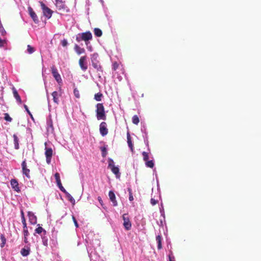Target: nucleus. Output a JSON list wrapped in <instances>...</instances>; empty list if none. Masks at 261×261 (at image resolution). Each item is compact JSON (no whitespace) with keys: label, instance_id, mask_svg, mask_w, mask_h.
I'll use <instances>...</instances> for the list:
<instances>
[{"label":"nucleus","instance_id":"nucleus-1","mask_svg":"<svg viewBox=\"0 0 261 261\" xmlns=\"http://www.w3.org/2000/svg\"><path fill=\"white\" fill-rule=\"evenodd\" d=\"M96 118L97 120L106 119V115L105 112V108L102 103H98L96 105Z\"/></svg>","mask_w":261,"mask_h":261},{"label":"nucleus","instance_id":"nucleus-2","mask_svg":"<svg viewBox=\"0 0 261 261\" xmlns=\"http://www.w3.org/2000/svg\"><path fill=\"white\" fill-rule=\"evenodd\" d=\"M86 243L88 244V242H91V240L89 239L88 237H87V238L85 239ZM87 251L88 253L89 257L90 259V261H98L99 258V256L95 252L94 250L89 246L88 244V246L87 247Z\"/></svg>","mask_w":261,"mask_h":261},{"label":"nucleus","instance_id":"nucleus-3","mask_svg":"<svg viewBox=\"0 0 261 261\" xmlns=\"http://www.w3.org/2000/svg\"><path fill=\"white\" fill-rule=\"evenodd\" d=\"M108 168L110 169L111 171L116 175V178L120 177L121 173L119 171V166H115L113 160L111 158H108Z\"/></svg>","mask_w":261,"mask_h":261},{"label":"nucleus","instance_id":"nucleus-4","mask_svg":"<svg viewBox=\"0 0 261 261\" xmlns=\"http://www.w3.org/2000/svg\"><path fill=\"white\" fill-rule=\"evenodd\" d=\"M92 35L90 31H87L85 33H79L76 37V40L77 42H80L82 40L85 41V43L89 42V40H91Z\"/></svg>","mask_w":261,"mask_h":261},{"label":"nucleus","instance_id":"nucleus-5","mask_svg":"<svg viewBox=\"0 0 261 261\" xmlns=\"http://www.w3.org/2000/svg\"><path fill=\"white\" fill-rule=\"evenodd\" d=\"M98 54L97 53H94L91 56V60L92 66L96 69L97 71H102V67L99 64L98 60Z\"/></svg>","mask_w":261,"mask_h":261},{"label":"nucleus","instance_id":"nucleus-6","mask_svg":"<svg viewBox=\"0 0 261 261\" xmlns=\"http://www.w3.org/2000/svg\"><path fill=\"white\" fill-rule=\"evenodd\" d=\"M45 150L46 163L48 164H49L51 162L53 151L52 148L49 146V145L47 142L45 143Z\"/></svg>","mask_w":261,"mask_h":261},{"label":"nucleus","instance_id":"nucleus-7","mask_svg":"<svg viewBox=\"0 0 261 261\" xmlns=\"http://www.w3.org/2000/svg\"><path fill=\"white\" fill-rule=\"evenodd\" d=\"M44 16L47 19L51 18L53 11L48 8L42 2H39Z\"/></svg>","mask_w":261,"mask_h":261},{"label":"nucleus","instance_id":"nucleus-8","mask_svg":"<svg viewBox=\"0 0 261 261\" xmlns=\"http://www.w3.org/2000/svg\"><path fill=\"white\" fill-rule=\"evenodd\" d=\"M122 218L123 220V224L125 229L126 230H129L132 228V223L127 216V215L126 214H123L122 216Z\"/></svg>","mask_w":261,"mask_h":261},{"label":"nucleus","instance_id":"nucleus-9","mask_svg":"<svg viewBox=\"0 0 261 261\" xmlns=\"http://www.w3.org/2000/svg\"><path fill=\"white\" fill-rule=\"evenodd\" d=\"M51 73H52L53 76L54 77V78L55 79V80L58 83H62V80L61 75L58 73V70L57 69V68L54 66L51 67Z\"/></svg>","mask_w":261,"mask_h":261},{"label":"nucleus","instance_id":"nucleus-10","mask_svg":"<svg viewBox=\"0 0 261 261\" xmlns=\"http://www.w3.org/2000/svg\"><path fill=\"white\" fill-rule=\"evenodd\" d=\"M87 57L86 56H82L79 60V65L81 68V69L85 71L88 68L87 63L86 62Z\"/></svg>","mask_w":261,"mask_h":261},{"label":"nucleus","instance_id":"nucleus-11","mask_svg":"<svg viewBox=\"0 0 261 261\" xmlns=\"http://www.w3.org/2000/svg\"><path fill=\"white\" fill-rule=\"evenodd\" d=\"M99 132L100 135L104 137L108 133V129L107 128V125L105 122H102L99 125Z\"/></svg>","mask_w":261,"mask_h":261},{"label":"nucleus","instance_id":"nucleus-12","mask_svg":"<svg viewBox=\"0 0 261 261\" xmlns=\"http://www.w3.org/2000/svg\"><path fill=\"white\" fill-rule=\"evenodd\" d=\"M22 170L23 174L25 175L28 178H30V169H28L27 167V163L25 160H24L21 164Z\"/></svg>","mask_w":261,"mask_h":261},{"label":"nucleus","instance_id":"nucleus-13","mask_svg":"<svg viewBox=\"0 0 261 261\" xmlns=\"http://www.w3.org/2000/svg\"><path fill=\"white\" fill-rule=\"evenodd\" d=\"M46 129L49 133H53L54 128L53 127V121L50 118H48L46 120Z\"/></svg>","mask_w":261,"mask_h":261},{"label":"nucleus","instance_id":"nucleus-14","mask_svg":"<svg viewBox=\"0 0 261 261\" xmlns=\"http://www.w3.org/2000/svg\"><path fill=\"white\" fill-rule=\"evenodd\" d=\"M28 11L30 16L33 19L34 22L35 23H38L39 22V19L33 9L31 7H29Z\"/></svg>","mask_w":261,"mask_h":261},{"label":"nucleus","instance_id":"nucleus-15","mask_svg":"<svg viewBox=\"0 0 261 261\" xmlns=\"http://www.w3.org/2000/svg\"><path fill=\"white\" fill-rule=\"evenodd\" d=\"M55 179H56V182H57V186H58V188H59V189L62 192H65V189L63 187V186H62V185L61 184V180H60V177L59 174L58 173H56L55 174Z\"/></svg>","mask_w":261,"mask_h":261},{"label":"nucleus","instance_id":"nucleus-16","mask_svg":"<svg viewBox=\"0 0 261 261\" xmlns=\"http://www.w3.org/2000/svg\"><path fill=\"white\" fill-rule=\"evenodd\" d=\"M28 216L29 219V221L32 224H35L37 223V217L32 212H28Z\"/></svg>","mask_w":261,"mask_h":261},{"label":"nucleus","instance_id":"nucleus-17","mask_svg":"<svg viewBox=\"0 0 261 261\" xmlns=\"http://www.w3.org/2000/svg\"><path fill=\"white\" fill-rule=\"evenodd\" d=\"M42 239V244L45 246H48V236L47 234V232L44 231V233L40 234Z\"/></svg>","mask_w":261,"mask_h":261},{"label":"nucleus","instance_id":"nucleus-18","mask_svg":"<svg viewBox=\"0 0 261 261\" xmlns=\"http://www.w3.org/2000/svg\"><path fill=\"white\" fill-rule=\"evenodd\" d=\"M30 247L28 246H25L24 247L21 249L20 251V254L22 256L26 257L30 254Z\"/></svg>","mask_w":261,"mask_h":261},{"label":"nucleus","instance_id":"nucleus-19","mask_svg":"<svg viewBox=\"0 0 261 261\" xmlns=\"http://www.w3.org/2000/svg\"><path fill=\"white\" fill-rule=\"evenodd\" d=\"M12 188L16 192H19L20 191L18 186V183L15 179H12L10 181Z\"/></svg>","mask_w":261,"mask_h":261},{"label":"nucleus","instance_id":"nucleus-20","mask_svg":"<svg viewBox=\"0 0 261 261\" xmlns=\"http://www.w3.org/2000/svg\"><path fill=\"white\" fill-rule=\"evenodd\" d=\"M109 196L110 197V199L111 200L113 203V205L114 206H116L117 205V202L116 199L115 195L112 191H110L109 192Z\"/></svg>","mask_w":261,"mask_h":261},{"label":"nucleus","instance_id":"nucleus-21","mask_svg":"<svg viewBox=\"0 0 261 261\" xmlns=\"http://www.w3.org/2000/svg\"><path fill=\"white\" fill-rule=\"evenodd\" d=\"M55 5L59 10L65 9V5L62 0H56Z\"/></svg>","mask_w":261,"mask_h":261},{"label":"nucleus","instance_id":"nucleus-22","mask_svg":"<svg viewBox=\"0 0 261 261\" xmlns=\"http://www.w3.org/2000/svg\"><path fill=\"white\" fill-rule=\"evenodd\" d=\"M127 142L128 147L130 149L132 152H134L133 144L131 140V138H130V135L128 132H127Z\"/></svg>","mask_w":261,"mask_h":261},{"label":"nucleus","instance_id":"nucleus-23","mask_svg":"<svg viewBox=\"0 0 261 261\" xmlns=\"http://www.w3.org/2000/svg\"><path fill=\"white\" fill-rule=\"evenodd\" d=\"M13 93L14 97L16 99V101L19 103H21L22 101H21V99L20 98V97L19 95L17 90L15 88L13 89Z\"/></svg>","mask_w":261,"mask_h":261},{"label":"nucleus","instance_id":"nucleus-24","mask_svg":"<svg viewBox=\"0 0 261 261\" xmlns=\"http://www.w3.org/2000/svg\"><path fill=\"white\" fill-rule=\"evenodd\" d=\"M13 140H14V148L15 149H18L19 148V139L18 138L16 135L14 134L13 136Z\"/></svg>","mask_w":261,"mask_h":261},{"label":"nucleus","instance_id":"nucleus-25","mask_svg":"<svg viewBox=\"0 0 261 261\" xmlns=\"http://www.w3.org/2000/svg\"><path fill=\"white\" fill-rule=\"evenodd\" d=\"M74 50L78 55H81L85 53V50L83 48L80 47L78 45L75 44L74 45Z\"/></svg>","mask_w":261,"mask_h":261},{"label":"nucleus","instance_id":"nucleus-26","mask_svg":"<svg viewBox=\"0 0 261 261\" xmlns=\"http://www.w3.org/2000/svg\"><path fill=\"white\" fill-rule=\"evenodd\" d=\"M162 237L161 234H159L156 237V241L158 243V249H161L162 248Z\"/></svg>","mask_w":261,"mask_h":261},{"label":"nucleus","instance_id":"nucleus-27","mask_svg":"<svg viewBox=\"0 0 261 261\" xmlns=\"http://www.w3.org/2000/svg\"><path fill=\"white\" fill-rule=\"evenodd\" d=\"M65 193L66 197L68 198V200L70 201L71 203L74 205L75 204V200L73 197L65 190V192H63Z\"/></svg>","mask_w":261,"mask_h":261},{"label":"nucleus","instance_id":"nucleus-28","mask_svg":"<svg viewBox=\"0 0 261 261\" xmlns=\"http://www.w3.org/2000/svg\"><path fill=\"white\" fill-rule=\"evenodd\" d=\"M141 130L143 134V135H142L143 137L148 136L147 128H146V126L145 124H141Z\"/></svg>","mask_w":261,"mask_h":261},{"label":"nucleus","instance_id":"nucleus-29","mask_svg":"<svg viewBox=\"0 0 261 261\" xmlns=\"http://www.w3.org/2000/svg\"><path fill=\"white\" fill-rule=\"evenodd\" d=\"M38 227L35 229V233L39 234H41L44 233V231L46 230L40 226V224H38Z\"/></svg>","mask_w":261,"mask_h":261},{"label":"nucleus","instance_id":"nucleus-30","mask_svg":"<svg viewBox=\"0 0 261 261\" xmlns=\"http://www.w3.org/2000/svg\"><path fill=\"white\" fill-rule=\"evenodd\" d=\"M107 145H104L100 147V150L101 151V155L102 157L105 158L107 155Z\"/></svg>","mask_w":261,"mask_h":261},{"label":"nucleus","instance_id":"nucleus-31","mask_svg":"<svg viewBox=\"0 0 261 261\" xmlns=\"http://www.w3.org/2000/svg\"><path fill=\"white\" fill-rule=\"evenodd\" d=\"M52 96L53 97L54 101L57 104L59 103V99H58V93L57 91H54L52 93Z\"/></svg>","mask_w":261,"mask_h":261},{"label":"nucleus","instance_id":"nucleus-32","mask_svg":"<svg viewBox=\"0 0 261 261\" xmlns=\"http://www.w3.org/2000/svg\"><path fill=\"white\" fill-rule=\"evenodd\" d=\"M1 238V241H2V242H1V243L0 244V246L2 248L6 245L7 240H6V238L5 237V235L3 234H2L1 235V238Z\"/></svg>","mask_w":261,"mask_h":261},{"label":"nucleus","instance_id":"nucleus-33","mask_svg":"<svg viewBox=\"0 0 261 261\" xmlns=\"http://www.w3.org/2000/svg\"><path fill=\"white\" fill-rule=\"evenodd\" d=\"M94 35L97 37H101L102 34L101 30L98 28L94 29Z\"/></svg>","mask_w":261,"mask_h":261},{"label":"nucleus","instance_id":"nucleus-34","mask_svg":"<svg viewBox=\"0 0 261 261\" xmlns=\"http://www.w3.org/2000/svg\"><path fill=\"white\" fill-rule=\"evenodd\" d=\"M160 212L161 213V216L163 217V219L165 220V214L164 211V208L163 206V203H161L160 206Z\"/></svg>","mask_w":261,"mask_h":261},{"label":"nucleus","instance_id":"nucleus-35","mask_svg":"<svg viewBox=\"0 0 261 261\" xmlns=\"http://www.w3.org/2000/svg\"><path fill=\"white\" fill-rule=\"evenodd\" d=\"M102 96L103 95L102 93L98 92L95 94L94 99L97 101H100L101 100V98Z\"/></svg>","mask_w":261,"mask_h":261},{"label":"nucleus","instance_id":"nucleus-36","mask_svg":"<svg viewBox=\"0 0 261 261\" xmlns=\"http://www.w3.org/2000/svg\"><path fill=\"white\" fill-rule=\"evenodd\" d=\"M145 165L147 167L152 168L154 167V164L153 160L147 161L145 163Z\"/></svg>","mask_w":261,"mask_h":261},{"label":"nucleus","instance_id":"nucleus-37","mask_svg":"<svg viewBox=\"0 0 261 261\" xmlns=\"http://www.w3.org/2000/svg\"><path fill=\"white\" fill-rule=\"evenodd\" d=\"M132 122L135 124H138L139 122V118L137 115H134L132 118Z\"/></svg>","mask_w":261,"mask_h":261},{"label":"nucleus","instance_id":"nucleus-38","mask_svg":"<svg viewBox=\"0 0 261 261\" xmlns=\"http://www.w3.org/2000/svg\"><path fill=\"white\" fill-rule=\"evenodd\" d=\"M142 154L143 157V160L145 162V163L147 161H148V158H149L148 152L143 151V152H142Z\"/></svg>","mask_w":261,"mask_h":261},{"label":"nucleus","instance_id":"nucleus-39","mask_svg":"<svg viewBox=\"0 0 261 261\" xmlns=\"http://www.w3.org/2000/svg\"><path fill=\"white\" fill-rule=\"evenodd\" d=\"M143 139H144V143L145 144L146 146L147 147L148 151L149 152H150V148L149 147V141H148V136L143 137Z\"/></svg>","mask_w":261,"mask_h":261},{"label":"nucleus","instance_id":"nucleus-40","mask_svg":"<svg viewBox=\"0 0 261 261\" xmlns=\"http://www.w3.org/2000/svg\"><path fill=\"white\" fill-rule=\"evenodd\" d=\"M27 51L29 54H32L35 51V49L30 45H28Z\"/></svg>","mask_w":261,"mask_h":261},{"label":"nucleus","instance_id":"nucleus-41","mask_svg":"<svg viewBox=\"0 0 261 261\" xmlns=\"http://www.w3.org/2000/svg\"><path fill=\"white\" fill-rule=\"evenodd\" d=\"M4 119L8 122H11L12 120V118L9 116L8 113L4 114Z\"/></svg>","mask_w":261,"mask_h":261},{"label":"nucleus","instance_id":"nucleus-42","mask_svg":"<svg viewBox=\"0 0 261 261\" xmlns=\"http://www.w3.org/2000/svg\"><path fill=\"white\" fill-rule=\"evenodd\" d=\"M127 190L129 193V200L132 201L134 200L132 189L130 188H128Z\"/></svg>","mask_w":261,"mask_h":261},{"label":"nucleus","instance_id":"nucleus-43","mask_svg":"<svg viewBox=\"0 0 261 261\" xmlns=\"http://www.w3.org/2000/svg\"><path fill=\"white\" fill-rule=\"evenodd\" d=\"M0 34L2 36H5L6 34V31L4 29L3 24L0 25Z\"/></svg>","mask_w":261,"mask_h":261},{"label":"nucleus","instance_id":"nucleus-44","mask_svg":"<svg viewBox=\"0 0 261 261\" xmlns=\"http://www.w3.org/2000/svg\"><path fill=\"white\" fill-rule=\"evenodd\" d=\"M168 258H169L168 261H175V257L173 255V253H172V251L170 252V253L168 255Z\"/></svg>","mask_w":261,"mask_h":261},{"label":"nucleus","instance_id":"nucleus-45","mask_svg":"<svg viewBox=\"0 0 261 261\" xmlns=\"http://www.w3.org/2000/svg\"><path fill=\"white\" fill-rule=\"evenodd\" d=\"M73 93L74 94V96L76 98H79L80 97V93H79V90H77V89L76 88L74 89V90H73Z\"/></svg>","mask_w":261,"mask_h":261},{"label":"nucleus","instance_id":"nucleus-46","mask_svg":"<svg viewBox=\"0 0 261 261\" xmlns=\"http://www.w3.org/2000/svg\"><path fill=\"white\" fill-rule=\"evenodd\" d=\"M7 43V41L5 39H2L0 38V47H4L5 45Z\"/></svg>","mask_w":261,"mask_h":261},{"label":"nucleus","instance_id":"nucleus-47","mask_svg":"<svg viewBox=\"0 0 261 261\" xmlns=\"http://www.w3.org/2000/svg\"><path fill=\"white\" fill-rule=\"evenodd\" d=\"M86 45L87 46V48L88 50L90 51H92L93 48H92V47L91 45L90 44V42H88L86 43Z\"/></svg>","mask_w":261,"mask_h":261},{"label":"nucleus","instance_id":"nucleus-48","mask_svg":"<svg viewBox=\"0 0 261 261\" xmlns=\"http://www.w3.org/2000/svg\"><path fill=\"white\" fill-rule=\"evenodd\" d=\"M20 215H21V221L25 222V217H24V213H23V211L22 210H21V211H20Z\"/></svg>","mask_w":261,"mask_h":261},{"label":"nucleus","instance_id":"nucleus-49","mask_svg":"<svg viewBox=\"0 0 261 261\" xmlns=\"http://www.w3.org/2000/svg\"><path fill=\"white\" fill-rule=\"evenodd\" d=\"M119 66V64L116 62H114L112 65V69L114 70H116Z\"/></svg>","mask_w":261,"mask_h":261},{"label":"nucleus","instance_id":"nucleus-50","mask_svg":"<svg viewBox=\"0 0 261 261\" xmlns=\"http://www.w3.org/2000/svg\"><path fill=\"white\" fill-rule=\"evenodd\" d=\"M61 44L63 46L65 47L68 45L67 40L65 39H63L61 41Z\"/></svg>","mask_w":261,"mask_h":261},{"label":"nucleus","instance_id":"nucleus-51","mask_svg":"<svg viewBox=\"0 0 261 261\" xmlns=\"http://www.w3.org/2000/svg\"><path fill=\"white\" fill-rule=\"evenodd\" d=\"M72 218L73 221L74 222V224L75 225V226L76 228L79 227V224L77 223V222L75 217L74 216H72Z\"/></svg>","mask_w":261,"mask_h":261},{"label":"nucleus","instance_id":"nucleus-52","mask_svg":"<svg viewBox=\"0 0 261 261\" xmlns=\"http://www.w3.org/2000/svg\"><path fill=\"white\" fill-rule=\"evenodd\" d=\"M24 108L25 111L27 112V113L31 116V117L32 118H33V116H32V114L31 113L30 111H29L28 106L25 105H24Z\"/></svg>","mask_w":261,"mask_h":261},{"label":"nucleus","instance_id":"nucleus-53","mask_svg":"<svg viewBox=\"0 0 261 261\" xmlns=\"http://www.w3.org/2000/svg\"><path fill=\"white\" fill-rule=\"evenodd\" d=\"M23 233L24 237H28L29 235V232L28 229H23Z\"/></svg>","mask_w":261,"mask_h":261},{"label":"nucleus","instance_id":"nucleus-54","mask_svg":"<svg viewBox=\"0 0 261 261\" xmlns=\"http://www.w3.org/2000/svg\"><path fill=\"white\" fill-rule=\"evenodd\" d=\"M150 203L152 205H154L156 204L157 201L153 198H151L150 200Z\"/></svg>","mask_w":261,"mask_h":261},{"label":"nucleus","instance_id":"nucleus-55","mask_svg":"<svg viewBox=\"0 0 261 261\" xmlns=\"http://www.w3.org/2000/svg\"><path fill=\"white\" fill-rule=\"evenodd\" d=\"M22 223L23 224V229H28L26 221L22 222Z\"/></svg>","mask_w":261,"mask_h":261},{"label":"nucleus","instance_id":"nucleus-56","mask_svg":"<svg viewBox=\"0 0 261 261\" xmlns=\"http://www.w3.org/2000/svg\"><path fill=\"white\" fill-rule=\"evenodd\" d=\"M27 237H24V240L23 241H24V242L25 243H26V244L28 243V238Z\"/></svg>","mask_w":261,"mask_h":261},{"label":"nucleus","instance_id":"nucleus-57","mask_svg":"<svg viewBox=\"0 0 261 261\" xmlns=\"http://www.w3.org/2000/svg\"><path fill=\"white\" fill-rule=\"evenodd\" d=\"M98 201L100 203L102 204V199L100 197H98Z\"/></svg>","mask_w":261,"mask_h":261},{"label":"nucleus","instance_id":"nucleus-58","mask_svg":"<svg viewBox=\"0 0 261 261\" xmlns=\"http://www.w3.org/2000/svg\"><path fill=\"white\" fill-rule=\"evenodd\" d=\"M48 108H50L49 102H48Z\"/></svg>","mask_w":261,"mask_h":261},{"label":"nucleus","instance_id":"nucleus-59","mask_svg":"<svg viewBox=\"0 0 261 261\" xmlns=\"http://www.w3.org/2000/svg\"><path fill=\"white\" fill-rule=\"evenodd\" d=\"M100 2L102 3H103V1L102 0H100Z\"/></svg>","mask_w":261,"mask_h":261}]
</instances>
